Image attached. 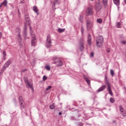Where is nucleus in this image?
I'll list each match as a JSON object with an SVG mask.
<instances>
[{
    "label": "nucleus",
    "mask_w": 126,
    "mask_h": 126,
    "mask_svg": "<svg viewBox=\"0 0 126 126\" xmlns=\"http://www.w3.org/2000/svg\"><path fill=\"white\" fill-rule=\"evenodd\" d=\"M18 12L19 15H20V12L19 9H18Z\"/></svg>",
    "instance_id": "obj_38"
},
{
    "label": "nucleus",
    "mask_w": 126,
    "mask_h": 126,
    "mask_svg": "<svg viewBox=\"0 0 126 126\" xmlns=\"http://www.w3.org/2000/svg\"><path fill=\"white\" fill-rule=\"evenodd\" d=\"M105 89H106V85H102V86L98 88V90H97V92H101L103 91Z\"/></svg>",
    "instance_id": "obj_14"
},
{
    "label": "nucleus",
    "mask_w": 126,
    "mask_h": 126,
    "mask_svg": "<svg viewBox=\"0 0 126 126\" xmlns=\"http://www.w3.org/2000/svg\"><path fill=\"white\" fill-rule=\"evenodd\" d=\"M110 102H111L112 103H114V102H115V100H114V98H113V97L110 98Z\"/></svg>",
    "instance_id": "obj_26"
},
{
    "label": "nucleus",
    "mask_w": 126,
    "mask_h": 126,
    "mask_svg": "<svg viewBox=\"0 0 126 126\" xmlns=\"http://www.w3.org/2000/svg\"><path fill=\"white\" fill-rule=\"evenodd\" d=\"M52 63L56 64L57 66H62L63 65V63L61 58L58 57H54L52 58Z\"/></svg>",
    "instance_id": "obj_1"
},
{
    "label": "nucleus",
    "mask_w": 126,
    "mask_h": 126,
    "mask_svg": "<svg viewBox=\"0 0 126 126\" xmlns=\"http://www.w3.org/2000/svg\"><path fill=\"white\" fill-rule=\"evenodd\" d=\"M107 53H110V51H107Z\"/></svg>",
    "instance_id": "obj_43"
},
{
    "label": "nucleus",
    "mask_w": 126,
    "mask_h": 126,
    "mask_svg": "<svg viewBox=\"0 0 126 126\" xmlns=\"http://www.w3.org/2000/svg\"><path fill=\"white\" fill-rule=\"evenodd\" d=\"M103 37L101 35L98 36L96 39V44L98 47H101L103 45Z\"/></svg>",
    "instance_id": "obj_2"
},
{
    "label": "nucleus",
    "mask_w": 126,
    "mask_h": 126,
    "mask_svg": "<svg viewBox=\"0 0 126 126\" xmlns=\"http://www.w3.org/2000/svg\"><path fill=\"white\" fill-rule=\"evenodd\" d=\"M62 115V113L61 112H59V115Z\"/></svg>",
    "instance_id": "obj_41"
},
{
    "label": "nucleus",
    "mask_w": 126,
    "mask_h": 126,
    "mask_svg": "<svg viewBox=\"0 0 126 126\" xmlns=\"http://www.w3.org/2000/svg\"><path fill=\"white\" fill-rule=\"evenodd\" d=\"M84 79L85 80V81L87 82V83H88V84L89 85H90L91 84V81H90V80L89 79V78H88L87 76H85L84 77Z\"/></svg>",
    "instance_id": "obj_18"
},
{
    "label": "nucleus",
    "mask_w": 126,
    "mask_h": 126,
    "mask_svg": "<svg viewBox=\"0 0 126 126\" xmlns=\"http://www.w3.org/2000/svg\"><path fill=\"white\" fill-rule=\"evenodd\" d=\"M47 79V76L46 75H44L43 77V81H45Z\"/></svg>",
    "instance_id": "obj_28"
},
{
    "label": "nucleus",
    "mask_w": 126,
    "mask_h": 126,
    "mask_svg": "<svg viewBox=\"0 0 126 126\" xmlns=\"http://www.w3.org/2000/svg\"><path fill=\"white\" fill-rule=\"evenodd\" d=\"M17 38L19 40H21V38H22V37H21V35H20V33H18V36H17Z\"/></svg>",
    "instance_id": "obj_30"
},
{
    "label": "nucleus",
    "mask_w": 126,
    "mask_h": 126,
    "mask_svg": "<svg viewBox=\"0 0 126 126\" xmlns=\"http://www.w3.org/2000/svg\"><path fill=\"white\" fill-rule=\"evenodd\" d=\"M125 3H126V0H125Z\"/></svg>",
    "instance_id": "obj_44"
},
{
    "label": "nucleus",
    "mask_w": 126,
    "mask_h": 126,
    "mask_svg": "<svg viewBox=\"0 0 126 126\" xmlns=\"http://www.w3.org/2000/svg\"><path fill=\"white\" fill-rule=\"evenodd\" d=\"M19 100H20V101H24V100H23V97H22V96H20L19 97Z\"/></svg>",
    "instance_id": "obj_33"
},
{
    "label": "nucleus",
    "mask_w": 126,
    "mask_h": 126,
    "mask_svg": "<svg viewBox=\"0 0 126 126\" xmlns=\"http://www.w3.org/2000/svg\"><path fill=\"white\" fill-rule=\"evenodd\" d=\"M102 22V20L101 19H97V23L101 24Z\"/></svg>",
    "instance_id": "obj_25"
},
{
    "label": "nucleus",
    "mask_w": 126,
    "mask_h": 126,
    "mask_svg": "<svg viewBox=\"0 0 126 126\" xmlns=\"http://www.w3.org/2000/svg\"><path fill=\"white\" fill-rule=\"evenodd\" d=\"M84 28L83 27H81V32H82V33H84Z\"/></svg>",
    "instance_id": "obj_35"
},
{
    "label": "nucleus",
    "mask_w": 126,
    "mask_h": 126,
    "mask_svg": "<svg viewBox=\"0 0 126 126\" xmlns=\"http://www.w3.org/2000/svg\"><path fill=\"white\" fill-rule=\"evenodd\" d=\"M52 41L51 39V36L50 35H48L47 36V42H46V45L47 47L48 48L51 47L52 44Z\"/></svg>",
    "instance_id": "obj_5"
},
{
    "label": "nucleus",
    "mask_w": 126,
    "mask_h": 126,
    "mask_svg": "<svg viewBox=\"0 0 126 126\" xmlns=\"http://www.w3.org/2000/svg\"><path fill=\"white\" fill-rule=\"evenodd\" d=\"M94 13L93 8L92 7H88L86 11L87 16L93 15Z\"/></svg>",
    "instance_id": "obj_4"
},
{
    "label": "nucleus",
    "mask_w": 126,
    "mask_h": 126,
    "mask_svg": "<svg viewBox=\"0 0 126 126\" xmlns=\"http://www.w3.org/2000/svg\"><path fill=\"white\" fill-rule=\"evenodd\" d=\"M113 3L114 4L116 5V6H119L120 4V0H113Z\"/></svg>",
    "instance_id": "obj_17"
},
{
    "label": "nucleus",
    "mask_w": 126,
    "mask_h": 126,
    "mask_svg": "<svg viewBox=\"0 0 126 126\" xmlns=\"http://www.w3.org/2000/svg\"><path fill=\"white\" fill-rule=\"evenodd\" d=\"M1 36H2V34H1V32H0V39L1 38Z\"/></svg>",
    "instance_id": "obj_40"
},
{
    "label": "nucleus",
    "mask_w": 126,
    "mask_h": 126,
    "mask_svg": "<svg viewBox=\"0 0 126 126\" xmlns=\"http://www.w3.org/2000/svg\"><path fill=\"white\" fill-rule=\"evenodd\" d=\"M31 34H32V37L31 45L32 46H35L36 45V36L32 33Z\"/></svg>",
    "instance_id": "obj_3"
},
{
    "label": "nucleus",
    "mask_w": 126,
    "mask_h": 126,
    "mask_svg": "<svg viewBox=\"0 0 126 126\" xmlns=\"http://www.w3.org/2000/svg\"><path fill=\"white\" fill-rule=\"evenodd\" d=\"M59 1V0H55L54 4H55V3Z\"/></svg>",
    "instance_id": "obj_37"
},
{
    "label": "nucleus",
    "mask_w": 126,
    "mask_h": 126,
    "mask_svg": "<svg viewBox=\"0 0 126 126\" xmlns=\"http://www.w3.org/2000/svg\"><path fill=\"white\" fill-rule=\"evenodd\" d=\"M106 85H107V90H108V92H109V94H110V95L112 96L113 95V94L111 89V84L109 82H107Z\"/></svg>",
    "instance_id": "obj_6"
},
{
    "label": "nucleus",
    "mask_w": 126,
    "mask_h": 126,
    "mask_svg": "<svg viewBox=\"0 0 126 126\" xmlns=\"http://www.w3.org/2000/svg\"><path fill=\"white\" fill-rule=\"evenodd\" d=\"M3 55L4 58H5V56H6L5 51L3 52Z\"/></svg>",
    "instance_id": "obj_34"
},
{
    "label": "nucleus",
    "mask_w": 126,
    "mask_h": 126,
    "mask_svg": "<svg viewBox=\"0 0 126 126\" xmlns=\"http://www.w3.org/2000/svg\"><path fill=\"white\" fill-rule=\"evenodd\" d=\"M93 24L91 21L87 20V28L88 30H90L92 27Z\"/></svg>",
    "instance_id": "obj_9"
},
{
    "label": "nucleus",
    "mask_w": 126,
    "mask_h": 126,
    "mask_svg": "<svg viewBox=\"0 0 126 126\" xmlns=\"http://www.w3.org/2000/svg\"><path fill=\"white\" fill-rule=\"evenodd\" d=\"M80 18H82V16H81V17H80Z\"/></svg>",
    "instance_id": "obj_46"
},
{
    "label": "nucleus",
    "mask_w": 126,
    "mask_h": 126,
    "mask_svg": "<svg viewBox=\"0 0 126 126\" xmlns=\"http://www.w3.org/2000/svg\"><path fill=\"white\" fill-rule=\"evenodd\" d=\"M25 18L27 21V23H28V25L25 23V31H26L27 30V26H30V23H29V20H30V18L28 15H26L25 16Z\"/></svg>",
    "instance_id": "obj_8"
},
{
    "label": "nucleus",
    "mask_w": 126,
    "mask_h": 126,
    "mask_svg": "<svg viewBox=\"0 0 126 126\" xmlns=\"http://www.w3.org/2000/svg\"><path fill=\"white\" fill-rule=\"evenodd\" d=\"M65 29H61V28H59L58 29V31L59 32H63L65 31Z\"/></svg>",
    "instance_id": "obj_20"
},
{
    "label": "nucleus",
    "mask_w": 126,
    "mask_h": 126,
    "mask_svg": "<svg viewBox=\"0 0 126 126\" xmlns=\"http://www.w3.org/2000/svg\"><path fill=\"white\" fill-rule=\"evenodd\" d=\"M55 104L54 103L53 104L50 105V108L51 109H54L55 108Z\"/></svg>",
    "instance_id": "obj_22"
},
{
    "label": "nucleus",
    "mask_w": 126,
    "mask_h": 126,
    "mask_svg": "<svg viewBox=\"0 0 126 126\" xmlns=\"http://www.w3.org/2000/svg\"><path fill=\"white\" fill-rule=\"evenodd\" d=\"M33 10H34V11H35V12L36 13H37V15H38V10L36 6H34V7H33Z\"/></svg>",
    "instance_id": "obj_21"
},
{
    "label": "nucleus",
    "mask_w": 126,
    "mask_h": 126,
    "mask_svg": "<svg viewBox=\"0 0 126 126\" xmlns=\"http://www.w3.org/2000/svg\"><path fill=\"white\" fill-rule=\"evenodd\" d=\"M20 106L22 108H23V109L25 108L26 105H25V102L24 101V100L20 101Z\"/></svg>",
    "instance_id": "obj_16"
},
{
    "label": "nucleus",
    "mask_w": 126,
    "mask_h": 126,
    "mask_svg": "<svg viewBox=\"0 0 126 126\" xmlns=\"http://www.w3.org/2000/svg\"><path fill=\"white\" fill-rule=\"evenodd\" d=\"M121 27V23L120 22H118L117 23V28H120Z\"/></svg>",
    "instance_id": "obj_32"
},
{
    "label": "nucleus",
    "mask_w": 126,
    "mask_h": 126,
    "mask_svg": "<svg viewBox=\"0 0 126 126\" xmlns=\"http://www.w3.org/2000/svg\"><path fill=\"white\" fill-rule=\"evenodd\" d=\"M2 4V5H4L5 7L7 6V0H4V1L1 3Z\"/></svg>",
    "instance_id": "obj_19"
},
{
    "label": "nucleus",
    "mask_w": 126,
    "mask_h": 126,
    "mask_svg": "<svg viewBox=\"0 0 126 126\" xmlns=\"http://www.w3.org/2000/svg\"><path fill=\"white\" fill-rule=\"evenodd\" d=\"M107 2H108V0H102V3H103V4H107Z\"/></svg>",
    "instance_id": "obj_27"
},
{
    "label": "nucleus",
    "mask_w": 126,
    "mask_h": 126,
    "mask_svg": "<svg viewBox=\"0 0 126 126\" xmlns=\"http://www.w3.org/2000/svg\"><path fill=\"white\" fill-rule=\"evenodd\" d=\"M45 68L47 70H50L51 69V67H50L49 65H46L45 66Z\"/></svg>",
    "instance_id": "obj_24"
},
{
    "label": "nucleus",
    "mask_w": 126,
    "mask_h": 126,
    "mask_svg": "<svg viewBox=\"0 0 126 126\" xmlns=\"http://www.w3.org/2000/svg\"><path fill=\"white\" fill-rule=\"evenodd\" d=\"M80 49L82 52L84 49V40L83 39H81L79 43Z\"/></svg>",
    "instance_id": "obj_12"
},
{
    "label": "nucleus",
    "mask_w": 126,
    "mask_h": 126,
    "mask_svg": "<svg viewBox=\"0 0 126 126\" xmlns=\"http://www.w3.org/2000/svg\"><path fill=\"white\" fill-rule=\"evenodd\" d=\"M20 28H17V29H16V31H20Z\"/></svg>",
    "instance_id": "obj_39"
},
{
    "label": "nucleus",
    "mask_w": 126,
    "mask_h": 126,
    "mask_svg": "<svg viewBox=\"0 0 126 126\" xmlns=\"http://www.w3.org/2000/svg\"><path fill=\"white\" fill-rule=\"evenodd\" d=\"M110 74L111 75H112V76H113L114 75V72L112 69L110 70Z\"/></svg>",
    "instance_id": "obj_29"
},
{
    "label": "nucleus",
    "mask_w": 126,
    "mask_h": 126,
    "mask_svg": "<svg viewBox=\"0 0 126 126\" xmlns=\"http://www.w3.org/2000/svg\"><path fill=\"white\" fill-rule=\"evenodd\" d=\"M10 64H11V62L10 61H8L2 68V71H3H3H4L5 69L10 65Z\"/></svg>",
    "instance_id": "obj_10"
},
{
    "label": "nucleus",
    "mask_w": 126,
    "mask_h": 126,
    "mask_svg": "<svg viewBox=\"0 0 126 126\" xmlns=\"http://www.w3.org/2000/svg\"><path fill=\"white\" fill-rule=\"evenodd\" d=\"M2 5H3V4L2 3H1L0 5V8H1Z\"/></svg>",
    "instance_id": "obj_42"
},
{
    "label": "nucleus",
    "mask_w": 126,
    "mask_h": 126,
    "mask_svg": "<svg viewBox=\"0 0 126 126\" xmlns=\"http://www.w3.org/2000/svg\"><path fill=\"white\" fill-rule=\"evenodd\" d=\"M91 35L90 34H89L88 42L90 46H91L92 44V38H91Z\"/></svg>",
    "instance_id": "obj_15"
},
{
    "label": "nucleus",
    "mask_w": 126,
    "mask_h": 126,
    "mask_svg": "<svg viewBox=\"0 0 126 126\" xmlns=\"http://www.w3.org/2000/svg\"><path fill=\"white\" fill-rule=\"evenodd\" d=\"M91 0V1H94V0Z\"/></svg>",
    "instance_id": "obj_45"
},
{
    "label": "nucleus",
    "mask_w": 126,
    "mask_h": 126,
    "mask_svg": "<svg viewBox=\"0 0 126 126\" xmlns=\"http://www.w3.org/2000/svg\"><path fill=\"white\" fill-rule=\"evenodd\" d=\"M119 109L120 110V112H121V115L122 116L126 117V111L124 109L122 106H119Z\"/></svg>",
    "instance_id": "obj_7"
},
{
    "label": "nucleus",
    "mask_w": 126,
    "mask_h": 126,
    "mask_svg": "<svg viewBox=\"0 0 126 126\" xmlns=\"http://www.w3.org/2000/svg\"><path fill=\"white\" fill-rule=\"evenodd\" d=\"M102 8L101 5L99 4H96L95 5V10L97 12H99Z\"/></svg>",
    "instance_id": "obj_13"
},
{
    "label": "nucleus",
    "mask_w": 126,
    "mask_h": 126,
    "mask_svg": "<svg viewBox=\"0 0 126 126\" xmlns=\"http://www.w3.org/2000/svg\"><path fill=\"white\" fill-rule=\"evenodd\" d=\"M52 87L51 86H48V87H47L46 89V91H49L51 89H52Z\"/></svg>",
    "instance_id": "obj_31"
},
{
    "label": "nucleus",
    "mask_w": 126,
    "mask_h": 126,
    "mask_svg": "<svg viewBox=\"0 0 126 126\" xmlns=\"http://www.w3.org/2000/svg\"><path fill=\"white\" fill-rule=\"evenodd\" d=\"M25 81L26 83L28 84V88H30L32 91H33V88L32 83H31L30 82H29L27 79H25Z\"/></svg>",
    "instance_id": "obj_11"
},
{
    "label": "nucleus",
    "mask_w": 126,
    "mask_h": 126,
    "mask_svg": "<svg viewBox=\"0 0 126 126\" xmlns=\"http://www.w3.org/2000/svg\"><path fill=\"white\" fill-rule=\"evenodd\" d=\"M120 43H121V44L123 45H125L126 44V40H121L120 41Z\"/></svg>",
    "instance_id": "obj_23"
},
{
    "label": "nucleus",
    "mask_w": 126,
    "mask_h": 126,
    "mask_svg": "<svg viewBox=\"0 0 126 126\" xmlns=\"http://www.w3.org/2000/svg\"><path fill=\"white\" fill-rule=\"evenodd\" d=\"M91 56L92 57H94V53L93 52L91 53Z\"/></svg>",
    "instance_id": "obj_36"
}]
</instances>
